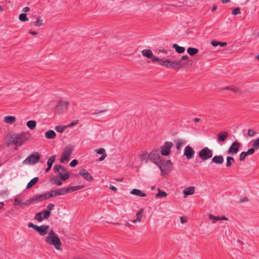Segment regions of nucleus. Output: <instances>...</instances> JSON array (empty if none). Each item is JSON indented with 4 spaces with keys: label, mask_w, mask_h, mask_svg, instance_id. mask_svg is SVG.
I'll use <instances>...</instances> for the list:
<instances>
[{
    "label": "nucleus",
    "mask_w": 259,
    "mask_h": 259,
    "mask_svg": "<svg viewBox=\"0 0 259 259\" xmlns=\"http://www.w3.org/2000/svg\"><path fill=\"white\" fill-rule=\"evenodd\" d=\"M159 64L161 66L174 69H178L180 68L185 66L186 63L182 62L181 60H177L171 59H160Z\"/></svg>",
    "instance_id": "f257e3e1"
},
{
    "label": "nucleus",
    "mask_w": 259,
    "mask_h": 259,
    "mask_svg": "<svg viewBox=\"0 0 259 259\" xmlns=\"http://www.w3.org/2000/svg\"><path fill=\"white\" fill-rule=\"evenodd\" d=\"M46 241L50 245H53L57 250H61V243L58 235L51 230L46 237Z\"/></svg>",
    "instance_id": "f03ea898"
},
{
    "label": "nucleus",
    "mask_w": 259,
    "mask_h": 259,
    "mask_svg": "<svg viewBox=\"0 0 259 259\" xmlns=\"http://www.w3.org/2000/svg\"><path fill=\"white\" fill-rule=\"evenodd\" d=\"M28 139V135L25 133H13L10 137V141L14 145H21Z\"/></svg>",
    "instance_id": "7ed1b4c3"
},
{
    "label": "nucleus",
    "mask_w": 259,
    "mask_h": 259,
    "mask_svg": "<svg viewBox=\"0 0 259 259\" xmlns=\"http://www.w3.org/2000/svg\"><path fill=\"white\" fill-rule=\"evenodd\" d=\"M54 172L58 173L62 181H66L69 178V174L66 168L60 164L56 165L54 167Z\"/></svg>",
    "instance_id": "20e7f679"
},
{
    "label": "nucleus",
    "mask_w": 259,
    "mask_h": 259,
    "mask_svg": "<svg viewBox=\"0 0 259 259\" xmlns=\"http://www.w3.org/2000/svg\"><path fill=\"white\" fill-rule=\"evenodd\" d=\"M40 159L39 153L35 152L28 156L23 162L25 164H35Z\"/></svg>",
    "instance_id": "39448f33"
},
{
    "label": "nucleus",
    "mask_w": 259,
    "mask_h": 259,
    "mask_svg": "<svg viewBox=\"0 0 259 259\" xmlns=\"http://www.w3.org/2000/svg\"><path fill=\"white\" fill-rule=\"evenodd\" d=\"M73 151V149L72 147H65L60 159V162L63 163L65 161H68Z\"/></svg>",
    "instance_id": "423d86ee"
},
{
    "label": "nucleus",
    "mask_w": 259,
    "mask_h": 259,
    "mask_svg": "<svg viewBox=\"0 0 259 259\" xmlns=\"http://www.w3.org/2000/svg\"><path fill=\"white\" fill-rule=\"evenodd\" d=\"M212 155V151L208 149L207 147H205L199 153L200 158L204 161L211 158Z\"/></svg>",
    "instance_id": "0eeeda50"
},
{
    "label": "nucleus",
    "mask_w": 259,
    "mask_h": 259,
    "mask_svg": "<svg viewBox=\"0 0 259 259\" xmlns=\"http://www.w3.org/2000/svg\"><path fill=\"white\" fill-rule=\"evenodd\" d=\"M150 161L154 162L156 164L160 161V150H153L150 152Z\"/></svg>",
    "instance_id": "6e6552de"
},
{
    "label": "nucleus",
    "mask_w": 259,
    "mask_h": 259,
    "mask_svg": "<svg viewBox=\"0 0 259 259\" xmlns=\"http://www.w3.org/2000/svg\"><path fill=\"white\" fill-rule=\"evenodd\" d=\"M142 54L143 56L151 59L153 62H158L160 59L155 56L151 50L145 49L142 51Z\"/></svg>",
    "instance_id": "1a4fd4ad"
},
{
    "label": "nucleus",
    "mask_w": 259,
    "mask_h": 259,
    "mask_svg": "<svg viewBox=\"0 0 259 259\" xmlns=\"http://www.w3.org/2000/svg\"><path fill=\"white\" fill-rule=\"evenodd\" d=\"M67 193V189L66 188H65L59 189L56 190L51 191L50 192H48L49 198L54 197L59 195H63Z\"/></svg>",
    "instance_id": "9d476101"
},
{
    "label": "nucleus",
    "mask_w": 259,
    "mask_h": 259,
    "mask_svg": "<svg viewBox=\"0 0 259 259\" xmlns=\"http://www.w3.org/2000/svg\"><path fill=\"white\" fill-rule=\"evenodd\" d=\"M69 105L68 102L60 101L55 108V112L58 114L62 113L67 109Z\"/></svg>",
    "instance_id": "9b49d317"
},
{
    "label": "nucleus",
    "mask_w": 259,
    "mask_h": 259,
    "mask_svg": "<svg viewBox=\"0 0 259 259\" xmlns=\"http://www.w3.org/2000/svg\"><path fill=\"white\" fill-rule=\"evenodd\" d=\"M79 174L84 180L88 181H92L93 179L92 175L85 169H81Z\"/></svg>",
    "instance_id": "f8f14e48"
},
{
    "label": "nucleus",
    "mask_w": 259,
    "mask_h": 259,
    "mask_svg": "<svg viewBox=\"0 0 259 259\" xmlns=\"http://www.w3.org/2000/svg\"><path fill=\"white\" fill-rule=\"evenodd\" d=\"M34 202H41L45 200L49 199L48 193L39 195H35L33 197Z\"/></svg>",
    "instance_id": "ddd939ff"
},
{
    "label": "nucleus",
    "mask_w": 259,
    "mask_h": 259,
    "mask_svg": "<svg viewBox=\"0 0 259 259\" xmlns=\"http://www.w3.org/2000/svg\"><path fill=\"white\" fill-rule=\"evenodd\" d=\"M194 154V150L191 148V147H185L184 155L186 156L188 159H190L193 157Z\"/></svg>",
    "instance_id": "4468645a"
},
{
    "label": "nucleus",
    "mask_w": 259,
    "mask_h": 259,
    "mask_svg": "<svg viewBox=\"0 0 259 259\" xmlns=\"http://www.w3.org/2000/svg\"><path fill=\"white\" fill-rule=\"evenodd\" d=\"M255 151L254 148H250L246 152H242L240 155L239 159L240 161H243L245 160V157L249 155H251L254 153Z\"/></svg>",
    "instance_id": "2eb2a0df"
},
{
    "label": "nucleus",
    "mask_w": 259,
    "mask_h": 259,
    "mask_svg": "<svg viewBox=\"0 0 259 259\" xmlns=\"http://www.w3.org/2000/svg\"><path fill=\"white\" fill-rule=\"evenodd\" d=\"M224 161V157L222 155L214 156L212 160L211 163H214L216 164H222Z\"/></svg>",
    "instance_id": "dca6fc26"
},
{
    "label": "nucleus",
    "mask_w": 259,
    "mask_h": 259,
    "mask_svg": "<svg viewBox=\"0 0 259 259\" xmlns=\"http://www.w3.org/2000/svg\"><path fill=\"white\" fill-rule=\"evenodd\" d=\"M195 193V187L191 186L186 188L183 191L184 197H187L188 195H192Z\"/></svg>",
    "instance_id": "f3484780"
},
{
    "label": "nucleus",
    "mask_w": 259,
    "mask_h": 259,
    "mask_svg": "<svg viewBox=\"0 0 259 259\" xmlns=\"http://www.w3.org/2000/svg\"><path fill=\"white\" fill-rule=\"evenodd\" d=\"M228 134L227 132H222L218 134V141L224 142L228 137Z\"/></svg>",
    "instance_id": "a211bd4d"
},
{
    "label": "nucleus",
    "mask_w": 259,
    "mask_h": 259,
    "mask_svg": "<svg viewBox=\"0 0 259 259\" xmlns=\"http://www.w3.org/2000/svg\"><path fill=\"white\" fill-rule=\"evenodd\" d=\"M84 186L83 185H78V186H71V187H68V188H66V189H67V193H68L73 192L76 190L82 189L83 188H84Z\"/></svg>",
    "instance_id": "6ab92c4d"
},
{
    "label": "nucleus",
    "mask_w": 259,
    "mask_h": 259,
    "mask_svg": "<svg viewBox=\"0 0 259 259\" xmlns=\"http://www.w3.org/2000/svg\"><path fill=\"white\" fill-rule=\"evenodd\" d=\"M131 194L140 197H146L147 196L146 193H143L140 190L138 189H133L131 191Z\"/></svg>",
    "instance_id": "aec40b11"
},
{
    "label": "nucleus",
    "mask_w": 259,
    "mask_h": 259,
    "mask_svg": "<svg viewBox=\"0 0 259 259\" xmlns=\"http://www.w3.org/2000/svg\"><path fill=\"white\" fill-rule=\"evenodd\" d=\"M49 228V226L48 225L40 226L38 233L42 236L45 235L47 234Z\"/></svg>",
    "instance_id": "412c9836"
},
{
    "label": "nucleus",
    "mask_w": 259,
    "mask_h": 259,
    "mask_svg": "<svg viewBox=\"0 0 259 259\" xmlns=\"http://www.w3.org/2000/svg\"><path fill=\"white\" fill-rule=\"evenodd\" d=\"M208 217L210 219L213 220L215 221H221V220H225V221L228 220V218H226L225 216H222V217L217 216L216 217V216L213 215L212 214H209L208 215Z\"/></svg>",
    "instance_id": "4be33fe9"
},
{
    "label": "nucleus",
    "mask_w": 259,
    "mask_h": 259,
    "mask_svg": "<svg viewBox=\"0 0 259 259\" xmlns=\"http://www.w3.org/2000/svg\"><path fill=\"white\" fill-rule=\"evenodd\" d=\"M143 208H141L139 210V211H138L137 213H136V215H137V218L135 220H134L132 221V222L133 223H136L137 222H140L141 221V220H142V213L143 212Z\"/></svg>",
    "instance_id": "5701e85b"
},
{
    "label": "nucleus",
    "mask_w": 259,
    "mask_h": 259,
    "mask_svg": "<svg viewBox=\"0 0 259 259\" xmlns=\"http://www.w3.org/2000/svg\"><path fill=\"white\" fill-rule=\"evenodd\" d=\"M161 149L160 151V154L164 156H167L169 154L170 152L171 147H161Z\"/></svg>",
    "instance_id": "b1692460"
},
{
    "label": "nucleus",
    "mask_w": 259,
    "mask_h": 259,
    "mask_svg": "<svg viewBox=\"0 0 259 259\" xmlns=\"http://www.w3.org/2000/svg\"><path fill=\"white\" fill-rule=\"evenodd\" d=\"M5 122L9 124H12L16 121V117L13 116H7L4 117Z\"/></svg>",
    "instance_id": "393cba45"
},
{
    "label": "nucleus",
    "mask_w": 259,
    "mask_h": 259,
    "mask_svg": "<svg viewBox=\"0 0 259 259\" xmlns=\"http://www.w3.org/2000/svg\"><path fill=\"white\" fill-rule=\"evenodd\" d=\"M140 156L142 160L145 161L146 162L148 160L150 161V153L144 152Z\"/></svg>",
    "instance_id": "a878e982"
},
{
    "label": "nucleus",
    "mask_w": 259,
    "mask_h": 259,
    "mask_svg": "<svg viewBox=\"0 0 259 259\" xmlns=\"http://www.w3.org/2000/svg\"><path fill=\"white\" fill-rule=\"evenodd\" d=\"M56 133L53 130H49L45 133V136L47 139H52L55 137Z\"/></svg>",
    "instance_id": "bb28decb"
},
{
    "label": "nucleus",
    "mask_w": 259,
    "mask_h": 259,
    "mask_svg": "<svg viewBox=\"0 0 259 259\" xmlns=\"http://www.w3.org/2000/svg\"><path fill=\"white\" fill-rule=\"evenodd\" d=\"M172 47L176 50V51L179 54L183 53L185 51L184 47H180L177 44H174Z\"/></svg>",
    "instance_id": "cd10ccee"
},
{
    "label": "nucleus",
    "mask_w": 259,
    "mask_h": 259,
    "mask_svg": "<svg viewBox=\"0 0 259 259\" xmlns=\"http://www.w3.org/2000/svg\"><path fill=\"white\" fill-rule=\"evenodd\" d=\"M51 181L52 184H55L56 185L60 186L62 185V182H61V181L56 177H53L51 179Z\"/></svg>",
    "instance_id": "c85d7f7f"
},
{
    "label": "nucleus",
    "mask_w": 259,
    "mask_h": 259,
    "mask_svg": "<svg viewBox=\"0 0 259 259\" xmlns=\"http://www.w3.org/2000/svg\"><path fill=\"white\" fill-rule=\"evenodd\" d=\"M38 177H35L33 178L32 180H30V181L27 184V185L26 186V188L28 189L32 187L34 185H35L38 181Z\"/></svg>",
    "instance_id": "c756f323"
},
{
    "label": "nucleus",
    "mask_w": 259,
    "mask_h": 259,
    "mask_svg": "<svg viewBox=\"0 0 259 259\" xmlns=\"http://www.w3.org/2000/svg\"><path fill=\"white\" fill-rule=\"evenodd\" d=\"M175 143L176 144V146H182L183 145L187 144V142L186 141L182 139H176L174 140Z\"/></svg>",
    "instance_id": "7c9ffc66"
},
{
    "label": "nucleus",
    "mask_w": 259,
    "mask_h": 259,
    "mask_svg": "<svg viewBox=\"0 0 259 259\" xmlns=\"http://www.w3.org/2000/svg\"><path fill=\"white\" fill-rule=\"evenodd\" d=\"M36 123L34 120H29L27 122L26 125L30 130H33L36 126Z\"/></svg>",
    "instance_id": "2f4dec72"
},
{
    "label": "nucleus",
    "mask_w": 259,
    "mask_h": 259,
    "mask_svg": "<svg viewBox=\"0 0 259 259\" xmlns=\"http://www.w3.org/2000/svg\"><path fill=\"white\" fill-rule=\"evenodd\" d=\"M188 53L191 56H194L198 52V50L196 48L189 47L187 49Z\"/></svg>",
    "instance_id": "473e14b6"
},
{
    "label": "nucleus",
    "mask_w": 259,
    "mask_h": 259,
    "mask_svg": "<svg viewBox=\"0 0 259 259\" xmlns=\"http://www.w3.org/2000/svg\"><path fill=\"white\" fill-rule=\"evenodd\" d=\"M44 20L40 17H37L36 20L33 22L34 25L36 27H40L43 24Z\"/></svg>",
    "instance_id": "72a5a7b5"
},
{
    "label": "nucleus",
    "mask_w": 259,
    "mask_h": 259,
    "mask_svg": "<svg viewBox=\"0 0 259 259\" xmlns=\"http://www.w3.org/2000/svg\"><path fill=\"white\" fill-rule=\"evenodd\" d=\"M167 193L164 191H162L160 189H158L157 194L155 196L156 198H159L161 197H165L167 196Z\"/></svg>",
    "instance_id": "f704fd0d"
},
{
    "label": "nucleus",
    "mask_w": 259,
    "mask_h": 259,
    "mask_svg": "<svg viewBox=\"0 0 259 259\" xmlns=\"http://www.w3.org/2000/svg\"><path fill=\"white\" fill-rule=\"evenodd\" d=\"M56 156L54 155L51 157L47 161V164L49 167H52L53 164L55 161Z\"/></svg>",
    "instance_id": "c9c22d12"
},
{
    "label": "nucleus",
    "mask_w": 259,
    "mask_h": 259,
    "mask_svg": "<svg viewBox=\"0 0 259 259\" xmlns=\"http://www.w3.org/2000/svg\"><path fill=\"white\" fill-rule=\"evenodd\" d=\"M19 19L20 21L22 22H25L28 21V18L27 17V15L26 13H21L20 14L19 16Z\"/></svg>",
    "instance_id": "e433bc0d"
},
{
    "label": "nucleus",
    "mask_w": 259,
    "mask_h": 259,
    "mask_svg": "<svg viewBox=\"0 0 259 259\" xmlns=\"http://www.w3.org/2000/svg\"><path fill=\"white\" fill-rule=\"evenodd\" d=\"M234 162V159L233 157L231 156H228L227 158V163H226V166L227 167H230L232 163Z\"/></svg>",
    "instance_id": "4c0bfd02"
},
{
    "label": "nucleus",
    "mask_w": 259,
    "mask_h": 259,
    "mask_svg": "<svg viewBox=\"0 0 259 259\" xmlns=\"http://www.w3.org/2000/svg\"><path fill=\"white\" fill-rule=\"evenodd\" d=\"M223 89L224 90H231L232 92L236 93H238L239 94H241V91L239 89L235 88H231L230 87H226L225 88H224Z\"/></svg>",
    "instance_id": "58836bf2"
},
{
    "label": "nucleus",
    "mask_w": 259,
    "mask_h": 259,
    "mask_svg": "<svg viewBox=\"0 0 259 259\" xmlns=\"http://www.w3.org/2000/svg\"><path fill=\"white\" fill-rule=\"evenodd\" d=\"M239 147H230V149L228 151L229 154H235L238 151Z\"/></svg>",
    "instance_id": "ea45409f"
},
{
    "label": "nucleus",
    "mask_w": 259,
    "mask_h": 259,
    "mask_svg": "<svg viewBox=\"0 0 259 259\" xmlns=\"http://www.w3.org/2000/svg\"><path fill=\"white\" fill-rule=\"evenodd\" d=\"M35 219L39 222L42 221L44 217H42V212H38L35 214Z\"/></svg>",
    "instance_id": "a19ab883"
},
{
    "label": "nucleus",
    "mask_w": 259,
    "mask_h": 259,
    "mask_svg": "<svg viewBox=\"0 0 259 259\" xmlns=\"http://www.w3.org/2000/svg\"><path fill=\"white\" fill-rule=\"evenodd\" d=\"M247 135L249 137H253L256 135V132L252 129H248Z\"/></svg>",
    "instance_id": "79ce46f5"
},
{
    "label": "nucleus",
    "mask_w": 259,
    "mask_h": 259,
    "mask_svg": "<svg viewBox=\"0 0 259 259\" xmlns=\"http://www.w3.org/2000/svg\"><path fill=\"white\" fill-rule=\"evenodd\" d=\"M65 129V126H56L55 127V130L56 131L59 133H63Z\"/></svg>",
    "instance_id": "37998d69"
},
{
    "label": "nucleus",
    "mask_w": 259,
    "mask_h": 259,
    "mask_svg": "<svg viewBox=\"0 0 259 259\" xmlns=\"http://www.w3.org/2000/svg\"><path fill=\"white\" fill-rule=\"evenodd\" d=\"M22 200L20 198H16L14 199V205L17 206L20 205L22 203Z\"/></svg>",
    "instance_id": "c03bdc74"
},
{
    "label": "nucleus",
    "mask_w": 259,
    "mask_h": 259,
    "mask_svg": "<svg viewBox=\"0 0 259 259\" xmlns=\"http://www.w3.org/2000/svg\"><path fill=\"white\" fill-rule=\"evenodd\" d=\"M51 214V212L48 210H46L43 211L44 218L47 219L49 218Z\"/></svg>",
    "instance_id": "a18cd8bd"
},
{
    "label": "nucleus",
    "mask_w": 259,
    "mask_h": 259,
    "mask_svg": "<svg viewBox=\"0 0 259 259\" xmlns=\"http://www.w3.org/2000/svg\"><path fill=\"white\" fill-rule=\"evenodd\" d=\"M34 201L33 198H30L29 199L26 200L23 204L26 206H29L31 203H33Z\"/></svg>",
    "instance_id": "49530a36"
},
{
    "label": "nucleus",
    "mask_w": 259,
    "mask_h": 259,
    "mask_svg": "<svg viewBox=\"0 0 259 259\" xmlns=\"http://www.w3.org/2000/svg\"><path fill=\"white\" fill-rule=\"evenodd\" d=\"M96 152L99 154H102L104 155L106 154V152L104 149L103 148H100L96 150Z\"/></svg>",
    "instance_id": "de8ad7c7"
},
{
    "label": "nucleus",
    "mask_w": 259,
    "mask_h": 259,
    "mask_svg": "<svg viewBox=\"0 0 259 259\" xmlns=\"http://www.w3.org/2000/svg\"><path fill=\"white\" fill-rule=\"evenodd\" d=\"M240 13V10L239 8H236L232 11V14L236 15Z\"/></svg>",
    "instance_id": "09e8293b"
},
{
    "label": "nucleus",
    "mask_w": 259,
    "mask_h": 259,
    "mask_svg": "<svg viewBox=\"0 0 259 259\" xmlns=\"http://www.w3.org/2000/svg\"><path fill=\"white\" fill-rule=\"evenodd\" d=\"M78 163V161L76 159L73 160L70 163V165L72 167L75 166Z\"/></svg>",
    "instance_id": "8fccbe9b"
},
{
    "label": "nucleus",
    "mask_w": 259,
    "mask_h": 259,
    "mask_svg": "<svg viewBox=\"0 0 259 259\" xmlns=\"http://www.w3.org/2000/svg\"><path fill=\"white\" fill-rule=\"evenodd\" d=\"M54 206H55L54 204H52V203L49 204L47 206V209H48V210L50 211L51 210H52L54 208Z\"/></svg>",
    "instance_id": "3c124183"
},
{
    "label": "nucleus",
    "mask_w": 259,
    "mask_h": 259,
    "mask_svg": "<svg viewBox=\"0 0 259 259\" xmlns=\"http://www.w3.org/2000/svg\"><path fill=\"white\" fill-rule=\"evenodd\" d=\"M180 221L182 224H184L185 223H186L187 221V219L186 217H180Z\"/></svg>",
    "instance_id": "603ef678"
},
{
    "label": "nucleus",
    "mask_w": 259,
    "mask_h": 259,
    "mask_svg": "<svg viewBox=\"0 0 259 259\" xmlns=\"http://www.w3.org/2000/svg\"><path fill=\"white\" fill-rule=\"evenodd\" d=\"M252 146H259V138L253 142Z\"/></svg>",
    "instance_id": "864d4df0"
},
{
    "label": "nucleus",
    "mask_w": 259,
    "mask_h": 259,
    "mask_svg": "<svg viewBox=\"0 0 259 259\" xmlns=\"http://www.w3.org/2000/svg\"><path fill=\"white\" fill-rule=\"evenodd\" d=\"M211 44L213 46L217 47L219 45V41H216L213 40L211 41Z\"/></svg>",
    "instance_id": "5fc2aeb1"
},
{
    "label": "nucleus",
    "mask_w": 259,
    "mask_h": 259,
    "mask_svg": "<svg viewBox=\"0 0 259 259\" xmlns=\"http://www.w3.org/2000/svg\"><path fill=\"white\" fill-rule=\"evenodd\" d=\"M107 156L106 154L102 155V156L99 158V161H101L105 159L106 157Z\"/></svg>",
    "instance_id": "6e6d98bb"
},
{
    "label": "nucleus",
    "mask_w": 259,
    "mask_h": 259,
    "mask_svg": "<svg viewBox=\"0 0 259 259\" xmlns=\"http://www.w3.org/2000/svg\"><path fill=\"white\" fill-rule=\"evenodd\" d=\"M258 36H259V33H258L257 32H254L253 33V38H257Z\"/></svg>",
    "instance_id": "4d7b16f0"
},
{
    "label": "nucleus",
    "mask_w": 259,
    "mask_h": 259,
    "mask_svg": "<svg viewBox=\"0 0 259 259\" xmlns=\"http://www.w3.org/2000/svg\"><path fill=\"white\" fill-rule=\"evenodd\" d=\"M247 201H248V199L246 197L242 198L240 199V202H241V203H243V202H244Z\"/></svg>",
    "instance_id": "13d9d810"
},
{
    "label": "nucleus",
    "mask_w": 259,
    "mask_h": 259,
    "mask_svg": "<svg viewBox=\"0 0 259 259\" xmlns=\"http://www.w3.org/2000/svg\"><path fill=\"white\" fill-rule=\"evenodd\" d=\"M109 188L114 192H116L117 190V189L114 186H111Z\"/></svg>",
    "instance_id": "bf43d9fd"
},
{
    "label": "nucleus",
    "mask_w": 259,
    "mask_h": 259,
    "mask_svg": "<svg viewBox=\"0 0 259 259\" xmlns=\"http://www.w3.org/2000/svg\"><path fill=\"white\" fill-rule=\"evenodd\" d=\"M164 146H173V143L171 142H166Z\"/></svg>",
    "instance_id": "052dcab7"
},
{
    "label": "nucleus",
    "mask_w": 259,
    "mask_h": 259,
    "mask_svg": "<svg viewBox=\"0 0 259 259\" xmlns=\"http://www.w3.org/2000/svg\"><path fill=\"white\" fill-rule=\"evenodd\" d=\"M29 10H30V8L28 7H25L23 8V11L24 12H27L29 11Z\"/></svg>",
    "instance_id": "680f3d73"
},
{
    "label": "nucleus",
    "mask_w": 259,
    "mask_h": 259,
    "mask_svg": "<svg viewBox=\"0 0 259 259\" xmlns=\"http://www.w3.org/2000/svg\"><path fill=\"white\" fill-rule=\"evenodd\" d=\"M39 228H40V226L35 225L33 229H34L36 231L38 232V231L39 230Z\"/></svg>",
    "instance_id": "e2e57ef3"
},
{
    "label": "nucleus",
    "mask_w": 259,
    "mask_h": 259,
    "mask_svg": "<svg viewBox=\"0 0 259 259\" xmlns=\"http://www.w3.org/2000/svg\"><path fill=\"white\" fill-rule=\"evenodd\" d=\"M188 58V56L187 55H184V56H182L181 59L180 60H181L182 61V60H186Z\"/></svg>",
    "instance_id": "0e129e2a"
},
{
    "label": "nucleus",
    "mask_w": 259,
    "mask_h": 259,
    "mask_svg": "<svg viewBox=\"0 0 259 259\" xmlns=\"http://www.w3.org/2000/svg\"><path fill=\"white\" fill-rule=\"evenodd\" d=\"M231 146H240V143L237 141H235Z\"/></svg>",
    "instance_id": "69168bd1"
},
{
    "label": "nucleus",
    "mask_w": 259,
    "mask_h": 259,
    "mask_svg": "<svg viewBox=\"0 0 259 259\" xmlns=\"http://www.w3.org/2000/svg\"><path fill=\"white\" fill-rule=\"evenodd\" d=\"M219 45L221 46V47H225V46H226L227 45V43L226 42H219Z\"/></svg>",
    "instance_id": "338daca9"
},
{
    "label": "nucleus",
    "mask_w": 259,
    "mask_h": 259,
    "mask_svg": "<svg viewBox=\"0 0 259 259\" xmlns=\"http://www.w3.org/2000/svg\"><path fill=\"white\" fill-rule=\"evenodd\" d=\"M35 225H34L33 223H30L28 224V226L29 228H33L34 226H35Z\"/></svg>",
    "instance_id": "774afa93"
}]
</instances>
